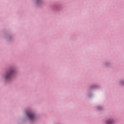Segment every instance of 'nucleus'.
I'll list each match as a JSON object with an SVG mask.
<instances>
[{"label":"nucleus","instance_id":"1","mask_svg":"<svg viewBox=\"0 0 124 124\" xmlns=\"http://www.w3.org/2000/svg\"><path fill=\"white\" fill-rule=\"evenodd\" d=\"M27 116L30 120H34L35 119L34 114L31 112H28Z\"/></svg>","mask_w":124,"mask_h":124},{"label":"nucleus","instance_id":"2","mask_svg":"<svg viewBox=\"0 0 124 124\" xmlns=\"http://www.w3.org/2000/svg\"><path fill=\"white\" fill-rule=\"evenodd\" d=\"M14 73V71L13 70H11L9 73H7L6 74V76L5 77V78L6 79H10V77L12 76V74Z\"/></svg>","mask_w":124,"mask_h":124},{"label":"nucleus","instance_id":"3","mask_svg":"<svg viewBox=\"0 0 124 124\" xmlns=\"http://www.w3.org/2000/svg\"><path fill=\"white\" fill-rule=\"evenodd\" d=\"M107 124H112V121L111 120H108L107 121Z\"/></svg>","mask_w":124,"mask_h":124}]
</instances>
